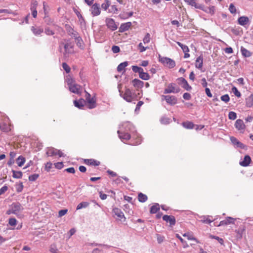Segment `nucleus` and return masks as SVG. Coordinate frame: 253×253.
<instances>
[{
	"mask_svg": "<svg viewBox=\"0 0 253 253\" xmlns=\"http://www.w3.org/2000/svg\"><path fill=\"white\" fill-rule=\"evenodd\" d=\"M123 126L124 127L125 131H127L131 134L132 138H136L138 139L137 142V144L140 143V138L138 136L136 131L135 129L134 126L130 122H126L123 124Z\"/></svg>",
	"mask_w": 253,
	"mask_h": 253,
	"instance_id": "1",
	"label": "nucleus"
},
{
	"mask_svg": "<svg viewBox=\"0 0 253 253\" xmlns=\"http://www.w3.org/2000/svg\"><path fill=\"white\" fill-rule=\"evenodd\" d=\"M120 92L121 91H120ZM120 95L128 102H131L133 100H137L135 93L131 91L128 88L126 89L124 94L123 92H120Z\"/></svg>",
	"mask_w": 253,
	"mask_h": 253,
	"instance_id": "2",
	"label": "nucleus"
},
{
	"mask_svg": "<svg viewBox=\"0 0 253 253\" xmlns=\"http://www.w3.org/2000/svg\"><path fill=\"white\" fill-rule=\"evenodd\" d=\"M159 60L164 66L169 68H172L175 66V61L169 58L159 55Z\"/></svg>",
	"mask_w": 253,
	"mask_h": 253,
	"instance_id": "3",
	"label": "nucleus"
},
{
	"mask_svg": "<svg viewBox=\"0 0 253 253\" xmlns=\"http://www.w3.org/2000/svg\"><path fill=\"white\" fill-rule=\"evenodd\" d=\"M180 91V88L176 85L175 84H169L168 87L164 90V93L168 94L170 93H176Z\"/></svg>",
	"mask_w": 253,
	"mask_h": 253,
	"instance_id": "4",
	"label": "nucleus"
},
{
	"mask_svg": "<svg viewBox=\"0 0 253 253\" xmlns=\"http://www.w3.org/2000/svg\"><path fill=\"white\" fill-rule=\"evenodd\" d=\"M89 11L93 17L100 15L101 10L99 4L95 3L92 4L89 9Z\"/></svg>",
	"mask_w": 253,
	"mask_h": 253,
	"instance_id": "5",
	"label": "nucleus"
},
{
	"mask_svg": "<svg viewBox=\"0 0 253 253\" xmlns=\"http://www.w3.org/2000/svg\"><path fill=\"white\" fill-rule=\"evenodd\" d=\"M105 22L107 27L112 31H115L118 28V25L112 18H106Z\"/></svg>",
	"mask_w": 253,
	"mask_h": 253,
	"instance_id": "6",
	"label": "nucleus"
},
{
	"mask_svg": "<svg viewBox=\"0 0 253 253\" xmlns=\"http://www.w3.org/2000/svg\"><path fill=\"white\" fill-rule=\"evenodd\" d=\"M14 214H17L19 212L22 211L24 210L23 207L19 202L13 203L10 206Z\"/></svg>",
	"mask_w": 253,
	"mask_h": 253,
	"instance_id": "7",
	"label": "nucleus"
},
{
	"mask_svg": "<svg viewBox=\"0 0 253 253\" xmlns=\"http://www.w3.org/2000/svg\"><path fill=\"white\" fill-rule=\"evenodd\" d=\"M46 155L49 157L55 155H58L59 157L64 156L63 153L61 151L53 148H48L46 151Z\"/></svg>",
	"mask_w": 253,
	"mask_h": 253,
	"instance_id": "8",
	"label": "nucleus"
},
{
	"mask_svg": "<svg viewBox=\"0 0 253 253\" xmlns=\"http://www.w3.org/2000/svg\"><path fill=\"white\" fill-rule=\"evenodd\" d=\"M82 89V86L77 84L72 85L69 87V89L71 92L79 95H81Z\"/></svg>",
	"mask_w": 253,
	"mask_h": 253,
	"instance_id": "9",
	"label": "nucleus"
},
{
	"mask_svg": "<svg viewBox=\"0 0 253 253\" xmlns=\"http://www.w3.org/2000/svg\"><path fill=\"white\" fill-rule=\"evenodd\" d=\"M178 83L182 86L186 90H190L192 87L189 85L187 81L183 78H179L177 79Z\"/></svg>",
	"mask_w": 253,
	"mask_h": 253,
	"instance_id": "10",
	"label": "nucleus"
},
{
	"mask_svg": "<svg viewBox=\"0 0 253 253\" xmlns=\"http://www.w3.org/2000/svg\"><path fill=\"white\" fill-rule=\"evenodd\" d=\"M235 126L236 129L240 131L241 132H243L245 131L246 126L244 122L241 119H238L235 123Z\"/></svg>",
	"mask_w": 253,
	"mask_h": 253,
	"instance_id": "11",
	"label": "nucleus"
},
{
	"mask_svg": "<svg viewBox=\"0 0 253 253\" xmlns=\"http://www.w3.org/2000/svg\"><path fill=\"white\" fill-rule=\"evenodd\" d=\"M162 97L164 98L166 102L171 105H173L177 103V98L173 95H163Z\"/></svg>",
	"mask_w": 253,
	"mask_h": 253,
	"instance_id": "12",
	"label": "nucleus"
},
{
	"mask_svg": "<svg viewBox=\"0 0 253 253\" xmlns=\"http://www.w3.org/2000/svg\"><path fill=\"white\" fill-rule=\"evenodd\" d=\"M117 133L119 134V138L122 141L129 140L130 138L131 135V134L130 133H129L127 131H124L123 132L121 130H118L117 131Z\"/></svg>",
	"mask_w": 253,
	"mask_h": 253,
	"instance_id": "13",
	"label": "nucleus"
},
{
	"mask_svg": "<svg viewBox=\"0 0 253 253\" xmlns=\"http://www.w3.org/2000/svg\"><path fill=\"white\" fill-rule=\"evenodd\" d=\"M236 220L235 218L228 216L225 219L221 221L217 226L227 225L230 224H234V221Z\"/></svg>",
	"mask_w": 253,
	"mask_h": 253,
	"instance_id": "14",
	"label": "nucleus"
},
{
	"mask_svg": "<svg viewBox=\"0 0 253 253\" xmlns=\"http://www.w3.org/2000/svg\"><path fill=\"white\" fill-rule=\"evenodd\" d=\"M163 219L167 222H169L170 226L174 225L176 222L175 217L172 215H165L163 216Z\"/></svg>",
	"mask_w": 253,
	"mask_h": 253,
	"instance_id": "15",
	"label": "nucleus"
},
{
	"mask_svg": "<svg viewBox=\"0 0 253 253\" xmlns=\"http://www.w3.org/2000/svg\"><path fill=\"white\" fill-rule=\"evenodd\" d=\"M238 22L240 25L244 27L250 24L249 18L245 16L240 17L238 19Z\"/></svg>",
	"mask_w": 253,
	"mask_h": 253,
	"instance_id": "16",
	"label": "nucleus"
},
{
	"mask_svg": "<svg viewBox=\"0 0 253 253\" xmlns=\"http://www.w3.org/2000/svg\"><path fill=\"white\" fill-rule=\"evenodd\" d=\"M113 213H114L120 220H121L123 218H124L125 220L126 219L124 213L121 209L118 208H114L113 209Z\"/></svg>",
	"mask_w": 253,
	"mask_h": 253,
	"instance_id": "17",
	"label": "nucleus"
},
{
	"mask_svg": "<svg viewBox=\"0 0 253 253\" xmlns=\"http://www.w3.org/2000/svg\"><path fill=\"white\" fill-rule=\"evenodd\" d=\"M87 103V107L90 109H93L96 106V99L95 96L92 97L86 101Z\"/></svg>",
	"mask_w": 253,
	"mask_h": 253,
	"instance_id": "18",
	"label": "nucleus"
},
{
	"mask_svg": "<svg viewBox=\"0 0 253 253\" xmlns=\"http://www.w3.org/2000/svg\"><path fill=\"white\" fill-rule=\"evenodd\" d=\"M184 1L188 4L194 6L196 8L202 9L203 6L200 4L196 3L195 0H184Z\"/></svg>",
	"mask_w": 253,
	"mask_h": 253,
	"instance_id": "19",
	"label": "nucleus"
},
{
	"mask_svg": "<svg viewBox=\"0 0 253 253\" xmlns=\"http://www.w3.org/2000/svg\"><path fill=\"white\" fill-rule=\"evenodd\" d=\"M31 30L35 36H39L43 32L42 28L38 26H32Z\"/></svg>",
	"mask_w": 253,
	"mask_h": 253,
	"instance_id": "20",
	"label": "nucleus"
},
{
	"mask_svg": "<svg viewBox=\"0 0 253 253\" xmlns=\"http://www.w3.org/2000/svg\"><path fill=\"white\" fill-rule=\"evenodd\" d=\"M203 64V57L202 55L197 58L195 62V67L198 69H201Z\"/></svg>",
	"mask_w": 253,
	"mask_h": 253,
	"instance_id": "21",
	"label": "nucleus"
},
{
	"mask_svg": "<svg viewBox=\"0 0 253 253\" xmlns=\"http://www.w3.org/2000/svg\"><path fill=\"white\" fill-rule=\"evenodd\" d=\"M132 24L130 22H128L122 24L120 27V32H123L129 29L131 27Z\"/></svg>",
	"mask_w": 253,
	"mask_h": 253,
	"instance_id": "22",
	"label": "nucleus"
},
{
	"mask_svg": "<svg viewBox=\"0 0 253 253\" xmlns=\"http://www.w3.org/2000/svg\"><path fill=\"white\" fill-rule=\"evenodd\" d=\"M212 217L210 215L202 216L200 217L201 219L200 221L204 223L210 224L214 220L210 219V217Z\"/></svg>",
	"mask_w": 253,
	"mask_h": 253,
	"instance_id": "23",
	"label": "nucleus"
},
{
	"mask_svg": "<svg viewBox=\"0 0 253 253\" xmlns=\"http://www.w3.org/2000/svg\"><path fill=\"white\" fill-rule=\"evenodd\" d=\"M84 103L85 100L83 98H81L79 100H75L74 101V104L75 106L79 109H82L84 106Z\"/></svg>",
	"mask_w": 253,
	"mask_h": 253,
	"instance_id": "24",
	"label": "nucleus"
},
{
	"mask_svg": "<svg viewBox=\"0 0 253 253\" xmlns=\"http://www.w3.org/2000/svg\"><path fill=\"white\" fill-rule=\"evenodd\" d=\"M251 162V158L249 155H246L244 158V160L240 162V165L243 167H247Z\"/></svg>",
	"mask_w": 253,
	"mask_h": 253,
	"instance_id": "25",
	"label": "nucleus"
},
{
	"mask_svg": "<svg viewBox=\"0 0 253 253\" xmlns=\"http://www.w3.org/2000/svg\"><path fill=\"white\" fill-rule=\"evenodd\" d=\"M246 104L248 107H251L253 106V94H251L246 98Z\"/></svg>",
	"mask_w": 253,
	"mask_h": 253,
	"instance_id": "26",
	"label": "nucleus"
},
{
	"mask_svg": "<svg viewBox=\"0 0 253 253\" xmlns=\"http://www.w3.org/2000/svg\"><path fill=\"white\" fill-rule=\"evenodd\" d=\"M132 82L133 86L135 87L141 88L143 86L144 83L138 79H135L132 80Z\"/></svg>",
	"mask_w": 253,
	"mask_h": 253,
	"instance_id": "27",
	"label": "nucleus"
},
{
	"mask_svg": "<svg viewBox=\"0 0 253 253\" xmlns=\"http://www.w3.org/2000/svg\"><path fill=\"white\" fill-rule=\"evenodd\" d=\"M85 164L92 166H98L100 165L99 161L94 160L93 159H85L84 160Z\"/></svg>",
	"mask_w": 253,
	"mask_h": 253,
	"instance_id": "28",
	"label": "nucleus"
},
{
	"mask_svg": "<svg viewBox=\"0 0 253 253\" xmlns=\"http://www.w3.org/2000/svg\"><path fill=\"white\" fill-rule=\"evenodd\" d=\"M72 48V46L71 45L70 43H67L65 44V45H64L65 52H64V54L65 57L67 56V54H68L72 52V50H71Z\"/></svg>",
	"mask_w": 253,
	"mask_h": 253,
	"instance_id": "29",
	"label": "nucleus"
},
{
	"mask_svg": "<svg viewBox=\"0 0 253 253\" xmlns=\"http://www.w3.org/2000/svg\"><path fill=\"white\" fill-rule=\"evenodd\" d=\"M0 128L3 132H8L10 130V126L5 123L0 124Z\"/></svg>",
	"mask_w": 253,
	"mask_h": 253,
	"instance_id": "30",
	"label": "nucleus"
},
{
	"mask_svg": "<svg viewBox=\"0 0 253 253\" xmlns=\"http://www.w3.org/2000/svg\"><path fill=\"white\" fill-rule=\"evenodd\" d=\"M128 65V62L127 61H125L120 63L117 67V71L119 72H121L122 71L124 70L125 67H126Z\"/></svg>",
	"mask_w": 253,
	"mask_h": 253,
	"instance_id": "31",
	"label": "nucleus"
},
{
	"mask_svg": "<svg viewBox=\"0 0 253 253\" xmlns=\"http://www.w3.org/2000/svg\"><path fill=\"white\" fill-rule=\"evenodd\" d=\"M159 205L156 203L151 207L150 211L151 213H156L159 211Z\"/></svg>",
	"mask_w": 253,
	"mask_h": 253,
	"instance_id": "32",
	"label": "nucleus"
},
{
	"mask_svg": "<svg viewBox=\"0 0 253 253\" xmlns=\"http://www.w3.org/2000/svg\"><path fill=\"white\" fill-rule=\"evenodd\" d=\"M12 176L15 178H21L22 177L23 173L20 171H16L12 170Z\"/></svg>",
	"mask_w": 253,
	"mask_h": 253,
	"instance_id": "33",
	"label": "nucleus"
},
{
	"mask_svg": "<svg viewBox=\"0 0 253 253\" xmlns=\"http://www.w3.org/2000/svg\"><path fill=\"white\" fill-rule=\"evenodd\" d=\"M138 199L140 202L144 203L147 201V196L142 193H140L138 195Z\"/></svg>",
	"mask_w": 253,
	"mask_h": 253,
	"instance_id": "34",
	"label": "nucleus"
},
{
	"mask_svg": "<svg viewBox=\"0 0 253 253\" xmlns=\"http://www.w3.org/2000/svg\"><path fill=\"white\" fill-rule=\"evenodd\" d=\"M16 162L19 167H22L25 162V159L22 156H20L17 159Z\"/></svg>",
	"mask_w": 253,
	"mask_h": 253,
	"instance_id": "35",
	"label": "nucleus"
},
{
	"mask_svg": "<svg viewBox=\"0 0 253 253\" xmlns=\"http://www.w3.org/2000/svg\"><path fill=\"white\" fill-rule=\"evenodd\" d=\"M139 76L141 79L144 80H148L150 79L149 75L147 73L144 72L143 70L140 73Z\"/></svg>",
	"mask_w": 253,
	"mask_h": 253,
	"instance_id": "36",
	"label": "nucleus"
},
{
	"mask_svg": "<svg viewBox=\"0 0 253 253\" xmlns=\"http://www.w3.org/2000/svg\"><path fill=\"white\" fill-rule=\"evenodd\" d=\"M88 206H89V203L88 202H82L81 203H80L79 204H78V205L77 207V210H79L82 209L83 208H85L87 207Z\"/></svg>",
	"mask_w": 253,
	"mask_h": 253,
	"instance_id": "37",
	"label": "nucleus"
},
{
	"mask_svg": "<svg viewBox=\"0 0 253 253\" xmlns=\"http://www.w3.org/2000/svg\"><path fill=\"white\" fill-rule=\"evenodd\" d=\"M176 43L181 48L183 52H189V49L187 45L183 44L179 42H177Z\"/></svg>",
	"mask_w": 253,
	"mask_h": 253,
	"instance_id": "38",
	"label": "nucleus"
},
{
	"mask_svg": "<svg viewBox=\"0 0 253 253\" xmlns=\"http://www.w3.org/2000/svg\"><path fill=\"white\" fill-rule=\"evenodd\" d=\"M241 51L243 55L245 57H248L251 56L252 55L251 52L245 48L241 47Z\"/></svg>",
	"mask_w": 253,
	"mask_h": 253,
	"instance_id": "39",
	"label": "nucleus"
},
{
	"mask_svg": "<svg viewBox=\"0 0 253 253\" xmlns=\"http://www.w3.org/2000/svg\"><path fill=\"white\" fill-rule=\"evenodd\" d=\"M182 126L186 128L192 129L194 127V124L191 122H186L182 123Z\"/></svg>",
	"mask_w": 253,
	"mask_h": 253,
	"instance_id": "40",
	"label": "nucleus"
},
{
	"mask_svg": "<svg viewBox=\"0 0 253 253\" xmlns=\"http://www.w3.org/2000/svg\"><path fill=\"white\" fill-rule=\"evenodd\" d=\"M184 237H185L189 240H193L196 241L197 243H198V241L196 238L194 237L192 235L189 233H185L183 235Z\"/></svg>",
	"mask_w": 253,
	"mask_h": 253,
	"instance_id": "41",
	"label": "nucleus"
},
{
	"mask_svg": "<svg viewBox=\"0 0 253 253\" xmlns=\"http://www.w3.org/2000/svg\"><path fill=\"white\" fill-rule=\"evenodd\" d=\"M110 5V1L108 0H105L101 4V7L104 10H106Z\"/></svg>",
	"mask_w": 253,
	"mask_h": 253,
	"instance_id": "42",
	"label": "nucleus"
},
{
	"mask_svg": "<svg viewBox=\"0 0 253 253\" xmlns=\"http://www.w3.org/2000/svg\"><path fill=\"white\" fill-rule=\"evenodd\" d=\"M38 2L35 0H32L31 3L30 9L31 11L37 10Z\"/></svg>",
	"mask_w": 253,
	"mask_h": 253,
	"instance_id": "43",
	"label": "nucleus"
},
{
	"mask_svg": "<svg viewBox=\"0 0 253 253\" xmlns=\"http://www.w3.org/2000/svg\"><path fill=\"white\" fill-rule=\"evenodd\" d=\"M151 36L149 33H147L143 39V42L144 44L149 43L150 42Z\"/></svg>",
	"mask_w": 253,
	"mask_h": 253,
	"instance_id": "44",
	"label": "nucleus"
},
{
	"mask_svg": "<svg viewBox=\"0 0 253 253\" xmlns=\"http://www.w3.org/2000/svg\"><path fill=\"white\" fill-rule=\"evenodd\" d=\"M244 231H245L244 228H242L241 227H240L238 230H236L235 231V232L237 234V237L240 238H242L243 233L244 232Z\"/></svg>",
	"mask_w": 253,
	"mask_h": 253,
	"instance_id": "45",
	"label": "nucleus"
},
{
	"mask_svg": "<svg viewBox=\"0 0 253 253\" xmlns=\"http://www.w3.org/2000/svg\"><path fill=\"white\" fill-rule=\"evenodd\" d=\"M131 68L133 72L134 73H138L139 74L143 70L142 68L137 66H132Z\"/></svg>",
	"mask_w": 253,
	"mask_h": 253,
	"instance_id": "46",
	"label": "nucleus"
},
{
	"mask_svg": "<svg viewBox=\"0 0 253 253\" xmlns=\"http://www.w3.org/2000/svg\"><path fill=\"white\" fill-rule=\"evenodd\" d=\"M228 118L230 120H234L237 118V114L235 112L231 111L228 114Z\"/></svg>",
	"mask_w": 253,
	"mask_h": 253,
	"instance_id": "47",
	"label": "nucleus"
},
{
	"mask_svg": "<svg viewBox=\"0 0 253 253\" xmlns=\"http://www.w3.org/2000/svg\"><path fill=\"white\" fill-rule=\"evenodd\" d=\"M50 252L52 253H60L55 245H52L50 248Z\"/></svg>",
	"mask_w": 253,
	"mask_h": 253,
	"instance_id": "48",
	"label": "nucleus"
},
{
	"mask_svg": "<svg viewBox=\"0 0 253 253\" xmlns=\"http://www.w3.org/2000/svg\"><path fill=\"white\" fill-rule=\"evenodd\" d=\"M62 67L67 73H70L71 71V68L67 63H63Z\"/></svg>",
	"mask_w": 253,
	"mask_h": 253,
	"instance_id": "49",
	"label": "nucleus"
},
{
	"mask_svg": "<svg viewBox=\"0 0 253 253\" xmlns=\"http://www.w3.org/2000/svg\"><path fill=\"white\" fill-rule=\"evenodd\" d=\"M232 90L233 91V92L234 93V94H235V95H236L237 97H241V93L238 91V89L237 88V87L234 86L232 88Z\"/></svg>",
	"mask_w": 253,
	"mask_h": 253,
	"instance_id": "50",
	"label": "nucleus"
},
{
	"mask_svg": "<svg viewBox=\"0 0 253 253\" xmlns=\"http://www.w3.org/2000/svg\"><path fill=\"white\" fill-rule=\"evenodd\" d=\"M39 175L36 173L30 175L29 176V180L32 181H35L39 177Z\"/></svg>",
	"mask_w": 253,
	"mask_h": 253,
	"instance_id": "51",
	"label": "nucleus"
},
{
	"mask_svg": "<svg viewBox=\"0 0 253 253\" xmlns=\"http://www.w3.org/2000/svg\"><path fill=\"white\" fill-rule=\"evenodd\" d=\"M109 12L117 14L118 12V9L116 5H113L111 6V8L109 9Z\"/></svg>",
	"mask_w": 253,
	"mask_h": 253,
	"instance_id": "52",
	"label": "nucleus"
},
{
	"mask_svg": "<svg viewBox=\"0 0 253 253\" xmlns=\"http://www.w3.org/2000/svg\"><path fill=\"white\" fill-rule=\"evenodd\" d=\"M138 47L140 52H143L148 48V47H144L142 42L139 43Z\"/></svg>",
	"mask_w": 253,
	"mask_h": 253,
	"instance_id": "53",
	"label": "nucleus"
},
{
	"mask_svg": "<svg viewBox=\"0 0 253 253\" xmlns=\"http://www.w3.org/2000/svg\"><path fill=\"white\" fill-rule=\"evenodd\" d=\"M221 100L226 103L230 100L229 96L228 94H225L221 96Z\"/></svg>",
	"mask_w": 253,
	"mask_h": 253,
	"instance_id": "54",
	"label": "nucleus"
},
{
	"mask_svg": "<svg viewBox=\"0 0 253 253\" xmlns=\"http://www.w3.org/2000/svg\"><path fill=\"white\" fill-rule=\"evenodd\" d=\"M229 10L232 14H235L236 12V9L233 3H231L229 5Z\"/></svg>",
	"mask_w": 253,
	"mask_h": 253,
	"instance_id": "55",
	"label": "nucleus"
},
{
	"mask_svg": "<svg viewBox=\"0 0 253 253\" xmlns=\"http://www.w3.org/2000/svg\"><path fill=\"white\" fill-rule=\"evenodd\" d=\"M112 51L114 53H118L120 51V47L117 45H113L112 47Z\"/></svg>",
	"mask_w": 253,
	"mask_h": 253,
	"instance_id": "56",
	"label": "nucleus"
},
{
	"mask_svg": "<svg viewBox=\"0 0 253 253\" xmlns=\"http://www.w3.org/2000/svg\"><path fill=\"white\" fill-rule=\"evenodd\" d=\"M8 223L11 226H15L17 223V220L15 218H10L9 219Z\"/></svg>",
	"mask_w": 253,
	"mask_h": 253,
	"instance_id": "57",
	"label": "nucleus"
},
{
	"mask_svg": "<svg viewBox=\"0 0 253 253\" xmlns=\"http://www.w3.org/2000/svg\"><path fill=\"white\" fill-rule=\"evenodd\" d=\"M67 83L69 87L72 85L76 84L75 81L72 78H68L67 80Z\"/></svg>",
	"mask_w": 253,
	"mask_h": 253,
	"instance_id": "58",
	"label": "nucleus"
},
{
	"mask_svg": "<svg viewBox=\"0 0 253 253\" xmlns=\"http://www.w3.org/2000/svg\"><path fill=\"white\" fill-rule=\"evenodd\" d=\"M164 238H165L164 236H162L159 234L157 235V242L159 244L162 243L164 241Z\"/></svg>",
	"mask_w": 253,
	"mask_h": 253,
	"instance_id": "59",
	"label": "nucleus"
},
{
	"mask_svg": "<svg viewBox=\"0 0 253 253\" xmlns=\"http://www.w3.org/2000/svg\"><path fill=\"white\" fill-rule=\"evenodd\" d=\"M45 33L47 35H53L54 34V32L49 28H46L45 29Z\"/></svg>",
	"mask_w": 253,
	"mask_h": 253,
	"instance_id": "60",
	"label": "nucleus"
},
{
	"mask_svg": "<svg viewBox=\"0 0 253 253\" xmlns=\"http://www.w3.org/2000/svg\"><path fill=\"white\" fill-rule=\"evenodd\" d=\"M211 238H213V239H216L217 241H218V242L221 244V245H223V243H224V241L222 239V238H219V237L218 236H211Z\"/></svg>",
	"mask_w": 253,
	"mask_h": 253,
	"instance_id": "61",
	"label": "nucleus"
},
{
	"mask_svg": "<svg viewBox=\"0 0 253 253\" xmlns=\"http://www.w3.org/2000/svg\"><path fill=\"white\" fill-rule=\"evenodd\" d=\"M55 167L58 169H61L63 167V164L62 162H57L54 164Z\"/></svg>",
	"mask_w": 253,
	"mask_h": 253,
	"instance_id": "62",
	"label": "nucleus"
},
{
	"mask_svg": "<svg viewBox=\"0 0 253 253\" xmlns=\"http://www.w3.org/2000/svg\"><path fill=\"white\" fill-rule=\"evenodd\" d=\"M68 210H61L59 211L58 212L59 217H62L67 213Z\"/></svg>",
	"mask_w": 253,
	"mask_h": 253,
	"instance_id": "63",
	"label": "nucleus"
},
{
	"mask_svg": "<svg viewBox=\"0 0 253 253\" xmlns=\"http://www.w3.org/2000/svg\"><path fill=\"white\" fill-rule=\"evenodd\" d=\"M183 97L184 99L189 100L191 99V96L190 93L186 92L183 94Z\"/></svg>",
	"mask_w": 253,
	"mask_h": 253,
	"instance_id": "64",
	"label": "nucleus"
}]
</instances>
